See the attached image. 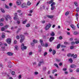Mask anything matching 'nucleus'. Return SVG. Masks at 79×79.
I'll return each mask as SVG.
<instances>
[{"label":"nucleus","mask_w":79,"mask_h":79,"mask_svg":"<svg viewBox=\"0 0 79 79\" xmlns=\"http://www.w3.org/2000/svg\"><path fill=\"white\" fill-rule=\"evenodd\" d=\"M12 75H15V73L14 71H13L12 72Z\"/></svg>","instance_id":"nucleus-48"},{"label":"nucleus","mask_w":79,"mask_h":79,"mask_svg":"<svg viewBox=\"0 0 79 79\" xmlns=\"http://www.w3.org/2000/svg\"><path fill=\"white\" fill-rule=\"evenodd\" d=\"M74 47L73 46H71L70 47V49H73Z\"/></svg>","instance_id":"nucleus-47"},{"label":"nucleus","mask_w":79,"mask_h":79,"mask_svg":"<svg viewBox=\"0 0 79 79\" xmlns=\"http://www.w3.org/2000/svg\"><path fill=\"white\" fill-rule=\"evenodd\" d=\"M44 60H41L39 62V63L38 64V66H40L42 64H44Z\"/></svg>","instance_id":"nucleus-7"},{"label":"nucleus","mask_w":79,"mask_h":79,"mask_svg":"<svg viewBox=\"0 0 79 79\" xmlns=\"http://www.w3.org/2000/svg\"><path fill=\"white\" fill-rule=\"evenodd\" d=\"M64 73H65V74H68V72H65Z\"/></svg>","instance_id":"nucleus-63"},{"label":"nucleus","mask_w":79,"mask_h":79,"mask_svg":"<svg viewBox=\"0 0 79 79\" xmlns=\"http://www.w3.org/2000/svg\"><path fill=\"white\" fill-rule=\"evenodd\" d=\"M56 61L57 62H60V59H56Z\"/></svg>","instance_id":"nucleus-50"},{"label":"nucleus","mask_w":79,"mask_h":79,"mask_svg":"<svg viewBox=\"0 0 79 79\" xmlns=\"http://www.w3.org/2000/svg\"><path fill=\"white\" fill-rule=\"evenodd\" d=\"M21 10H17V13H21Z\"/></svg>","instance_id":"nucleus-40"},{"label":"nucleus","mask_w":79,"mask_h":79,"mask_svg":"<svg viewBox=\"0 0 79 79\" xmlns=\"http://www.w3.org/2000/svg\"><path fill=\"white\" fill-rule=\"evenodd\" d=\"M71 68H76V65L75 64H72V65H71L70 66Z\"/></svg>","instance_id":"nucleus-18"},{"label":"nucleus","mask_w":79,"mask_h":79,"mask_svg":"<svg viewBox=\"0 0 79 79\" xmlns=\"http://www.w3.org/2000/svg\"><path fill=\"white\" fill-rule=\"evenodd\" d=\"M71 45H74L75 44V42H72L71 43Z\"/></svg>","instance_id":"nucleus-46"},{"label":"nucleus","mask_w":79,"mask_h":79,"mask_svg":"<svg viewBox=\"0 0 79 79\" xmlns=\"http://www.w3.org/2000/svg\"><path fill=\"white\" fill-rule=\"evenodd\" d=\"M14 44H17V41L16 40H15L14 41Z\"/></svg>","instance_id":"nucleus-56"},{"label":"nucleus","mask_w":79,"mask_h":79,"mask_svg":"<svg viewBox=\"0 0 79 79\" xmlns=\"http://www.w3.org/2000/svg\"><path fill=\"white\" fill-rule=\"evenodd\" d=\"M76 16L77 18V19H78V17L79 16V15H78V13L76 14Z\"/></svg>","instance_id":"nucleus-26"},{"label":"nucleus","mask_w":79,"mask_h":79,"mask_svg":"<svg viewBox=\"0 0 79 79\" xmlns=\"http://www.w3.org/2000/svg\"><path fill=\"white\" fill-rule=\"evenodd\" d=\"M60 44H59L57 45V48H60Z\"/></svg>","instance_id":"nucleus-29"},{"label":"nucleus","mask_w":79,"mask_h":79,"mask_svg":"<svg viewBox=\"0 0 79 79\" xmlns=\"http://www.w3.org/2000/svg\"><path fill=\"white\" fill-rule=\"evenodd\" d=\"M61 47H66L64 45H61Z\"/></svg>","instance_id":"nucleus-58"},{"label":"nucleus","mask_w":79,"mask_h":79,"mask_svg":"<svg viewBox=\"0 0 79 79\" xmlns=\"http://www.w3.org/2000/svg\"><path fill=\"white\" fill-rule=\"evenodd\" d=\"M74 35H77V34L78 33H77V32L75 31V32H74Z\"/></svg>","instance_id":"nucleus-53"},{"label":"nucleus","mask_w":79,"mask_h":79,"mask_svg":"<svg viewBox=\"0 0 79 79\" xmlns=\"http://www.w3.org/2000/svg\"><path fill=\"white\" fill-rule=\"evenodd\" d=\"M56 5V3L55 2H53L51 4V10H53L55 9V5Z\"/></svg>","instance_id":"nucleus-2"},{"label":"nucleus","mask_w":79,"mask_h":79,"mask_svg":"<svg viewBox=\"0 0 79 79\" xmlns=\"http://www.w3.org/2000/svg\"><path fill=\"white\" fill-rule=\"evenodd\" d=\"M50 35L51 36H54L55 35V33L53 31H52V33L50 34Z\"/></svg>","instance_id":"nucleus-20"},{"label":"nucleus","mask_w":79,"mask_h":79,"mask_svg":"<svg viewBox=\"0 0 79 79\" xmlns=\"http://www.w3.org/2000/svg\"><path fill=\"white\" fill-rule=\"evenodd\" d=\"M75 44H79V40L75 41Z\"/></svg>","instance_id":"nucleus-38"},{"label":"nucleus","mask_w":79,"mask_h":79,"mask_svg":"<svg viewBox=\"0 0 79 79\" xmlns=\"http://www.w3.org/2000/svg\"><path fill=\"white\" fill-rule=\"evenodd\" d=\"M40 43H41V44L43 43V40H40Z\"/></svg>","instance_id":"nucleus-54"},{"label":"nucleus","mask_w":79,"mask_h":79,"mask_svg":"<svg viewBox=\"0 0 79 79\" xmlns=\"http://www.w3.org/2000/svg\"><path fill=\"white\" fill-rule=\"evenodd\" d=\"M74 4L75 5V6H77V2H74Z\"/></svg>","instance_id":"nucleus-36"},{"label":"nucleus","mask_w":79,"mask_h":79,"mask_svg":"<svg viewBox=\"0 0 79 79\" xmlns=\"http://www.w3.org/2000/svg\"><path fill=\"white\" fill-rule=\"evenodd\" d=\"M33 42L35 44H36V43H37V42H38V41H37V40H36L35 39H34L33 40Z\"/></svg>","instance_id":"nucleus-16"},{"label":"nucleus","mask_w":79,"mask_h":79,"mask_svg":"<svg viewBox=\"0 0 79 79\" xmlns=\"http://www.w3.org/2000/svg\"><path fill=\"white\" fill-rule=\"evenodd\" d=\"M43 70L44 71H45L46 70V67H43Z\"/></svg>","instance_id":"nucleus-60"},{"label":"nucleus","mask_w":79,"mask_h":79,"mask_svg":"<svg viewBox=\"0 0 79 79\" xmlns=\"http://www.w3.org/2000/svg\"><path fill=\"white\" fill-rule=\"evenodd\" d=\"M20 42L22 43L24 40V39H25V36L23 35H20Z\"/></svg>","instance_id":"nucleus-1"},{"label":"nucleus","mask_w":79,"mask_h":79,"mask_svg":"<svg viewBox=\"0 0 79 79\" xmlns=\"http://www.w3.org/2000/svg\"><path fill=\"white\" fill-rule=\"evenodd\" d=\"M15 50H18V46L17 45H16L15 46Z\"/></svg>","instance_id":"nucleus-30"},{"label":"nucleus","mask_w":79,"mask_h":79,"mask_svg":"<svg viewBox=\"0 0 79 79\" xmlns=\"http://www.w3.org/2000/svg\"><path fill=\"white\" fill-rule=\"evenodd\" d=\"M31 5V2L28 1L27 3V5L28 6H30Z\"/></svg>","instance_id":"nucleus-22"},{"label":"nucleus","mask_w":79,"mask_h":79,"mask_svg":"<svg viewBox=\"0 0 79 79\" xmlns=\"http://www.w3.org/2000/svg\"><path fill=\"white\" fill-rule=\"evenodd\" d=\"M54 39H55V37H51L49 39V41L50 42H52Z\"/></svg>","instance_id":"nucleus-12"},{"label":"nucleus","mask_w":79,"mask_h":79,"mask_svg":"<svg viewBox=\"0 0 79 79\" xmlns=\"http://www.w3.org/2000/svg\"><path fill=\"white\" fill-rule=\"evenodd\" d=\"M27 6H26V3H23L21 5V7H22V8H24L25 7H26Z\"/></svg>","instance_id":"nucleus-9"},{"label":"nucleus","mask_w":79,"mask_h":79,"mask_svg":"<svg viewBox=\"0 0 79 79\" xmlns=\"http://www.w3.org/2000/svg\"><path fill=\"white\" fill-rule=\"evenodd\" d=\"M5 6L6 8H7V9H9V8H10V7L6 5V4L5 5Z\"/></svg>","instance_id":"nucleus-31"},{"label":"nucleus","mask_w":79,"mask_h":79,"mask_svg":"<svg viewBox=\"0 0 79 79\" xmlns=\"http://www.w3.org/2000/svg\"><path fill=\"white\" fill-rule=\"evenodd\" d=\"M70 26H71V27H72V29H74L75 27L73 25H70Z\"/></svg>","instance_id":"nucleus-33"},{"label":"nucleus","mask_w":79,"mask_h":79,"mask_svg":"<svg viewBox=\"0 0 79 79\" xmlns=\"http://www.w3.org/2000/svg\"><path fill=\"white\" fill-rule=\"evenodd\" d=\"M52 53L53 55H55V53H56V51L54 50L53 51Z\"/></svg>","instance_id":"nucleus-35"},{"label":"nucleus","mask_w":79,"mask_h":79,"mask_svg":"<svg viewBox=\"0 0 79 79\" xmlns=\"http://www.w3.org/2000/svg\"><path fill=\"white\" fill-rule=\"evenodd\" d=\"M27 21V19H25V20L23 22L22 24H26Z\"/></svg>","instance_id":"nucleus-17"},{"label":"nucleus","mask_w":79,"mask_h":79,"mask_svg":"<svg viewBox=\"0 0 79 79\" xmlns=\"http://www.w3.org/2000/svg\"><path fill=\"white\" fill-rule=\"evenodd\" d=\"M6 41L8 43V44H10L11 43V40L10 38H8L6 40Z\"/></svg>","instance_id":"nucleus-11"},{"label":"nucleus","mask_w":79,"mask_h":79,"mask_svg":"<svg viewBox=\"0 0 79 79\" xmlns=\"http://www.w3.org/2000/svg\"><path fill=\"white\" fill-rule=\"evenodd\" d=\"M7 55H9V56H12V55H13V53H12L11 52H8L7 53Z\"/></svg>","instance_id":"nucleus-13"},{"label":"nucleus","mask_w":79,"mask_h":79,"mask_svg":"<svg viewBox=\"0 0 79 79\" xmlns=\"http://www.w3.org/2000/svg\"><path fill=\"white\" fill-rule=\"evenodd\" d=\"M5 33H3L2 34V39H4V38H5Z\"/></svg>","instance_id":"nucleus-14"},{"label":"nucleus","mask_w":79,"mask_h":79,"mask_svg":"<svg viewBox=\"0 0 79 79\" xmlns=\"http://www.w3.org/2000/svg\"><path fill=\"white\" fill-rule=\"evenodd\" d=\"M63 39V37L61 36H60L59 37V39L60 40H61Z\"/></svg>","instance_id":"nucleus-49"},{"label":"nucleus","mask_w":79,"mask_h":79,"mask_svg":"<svg viewBox=\"0 0 79 79\" xmlns=\"http://www.w3.org/2000/svg\"><path fill=\"white\" fill-rule=\"evenodd\" d=\"M38 48H39V49L38 50L39 52H41V49H42V47L41 46H39Z\"/></svg>","instance_id":"nucleus-15"},{"label":"nucleus","mask_w":79,"mask_h":79,"mask_svg":"<svg viewBox=\"0 0 79 79\" xmlns=\"http://www.w3.org/2000/svg\"><path fill=\"white\" fill-rule=\"evenodd\" d=\"M67 69H66V68H64L63 69V71H66Z\"/></svg>","instance_id":"nucleus-62"},{"label":"nucleus","mask_w":79,"mask_h":79,"mask_svg":"<svg viewBox=\"0 0 79 79\" xmlns=\"http://www.w3.org/2000/svg\"><path fill=\"white\" fill-rule=\"evenodd\" d=\"M46 18H53V15H46Z\"/></svg>","instance_id":"nucleus-10"},{"label":"nucleus","mask_w":79,"mask_h":79,"mask_svg":"<svg viewBox=\"0 0 79 79\" xmlns=\"http://www.w3.org/2000/svg\"><path fill=\"white\" fill-rule=\"evenodd\" d=\"M6 29L4 27H2L1 28V31H5V30Z\"/></svg>","instance_id":"nucleus-23"},{"label":"nucleus","mask_w":79,"mask_h":79,"mask_svg":"<svg viewBox=\"0 0 79 79\" xmlns=\"http://www.w3.org/2000/svg\"><path fill=\"white\" fill-rule=\"evenodd\" d=\"M65 16H68V15H69V12L67 11L65 13Z\"/></svg>","instance_id":"nucleus-24"},{"label":"nucleus","mask_w":79,"mask_h":79,"mask_svg":"<svg viewBox=\"0 0 79 79\" xmlns=\"http://www.w3.org/2000/svg\"><path fill=\"white\" fill-rule=\"evenodd\" d=\"M5 18L6 21H7L8 18H9V19H11V17H10L9 15H6Z\"/></svg>","instance_id":"nucleus-5"},{"label":"nucleus","mask_w":79,"mask_h":79,"mask_svg":"<svg viewBox=\"0 0 79 79\" xmlns=\"http://www.w3.org/2000/svg\"><path fill=\"white\" fill-rule=\"evenodd\" d=\"M2 49V50H5V47H2L1 48Z\"/></svg>","instance_id":"nucleus-61"},{"label":"nucleus","mask_w":79,"mask_h":79,"mask_svg":"<svg viewBox=\"0 0 79 79\" xmlns=\"http://www.w3.org/2000/svg\"><path fill=\"white\" fill-rule=\"evenodd\" d=\"M54 65L56 66V67H57V68H58V64H54Z\"/></svg>","instance_id":"nucleus-43"},{"label":"nucleus","mask_w":79,"mask_h":79,"mask_svg":"<svg viewBox=\"0 0 79 79\" xmlns=\"http://www.w3.org/2000/svg\"><path fill=\"white\" fill-rule=\"evenodd\" d=\"M76 11H77V12H78V11H79V8L78 7H77V9H76Z\"/></svg>","instance_id":"nucleus-51"},{"label":"nucleus","mask_w":79,"mask_h":79,"mask_svg":"<svg viewBox=\"0 0 79 79\" xmlns=\"http://www.w3.org/2000/svg\"><path fill=\"white\" fill-rule=\"evenodd\" d=\"M33 65H36L37 64V63L35 62H34L33 63Z\"/></svg>","instance_id":"nucleus-45"},{"label":"nucleus","mask_w":79,"mask_h":79,"mask_svg":"<svg viewBox=\"0 0 79 79\" xmlns=\"http://www.w3.org/2000/svg\"><path fill=\"white\" fill-rule=\"evenodd\" d=\"M16 21H17V23L18 24H20V21H19V20H16Z\"/></svg>","instance_id":"nucleus-32"},{"label":"nucleus","mask_w":79,"mask_h":79,"mask_svg":"<svg viewBox=\"0 0 79 79\" xmlns=\"http://www.w3.org/2000/svg\"><path fill=\"white\" fill-rule=\"evenodd\" d=\"M21 49L22 50H26L27 48V47L26 46H24V44L22 43L21 45Z\"/></svg>","instance_id":"nucleus-3"},{"label":"nucleus","mask_w":79,"mask_h":79,"mask_svg":"<svg viewBox=\"0 0 79 79\" xmlns=\"http://www.w3.org/2000/svg\"><path fill=\"white\" fill-rule=\"evenodd\" d=\"M8 27H9V25H6L4 27L5 29H7L8 28Z\"/></svg>","instance_id":"nucleus-21"},{"label":"nucleus","mask_w":79,"mask_h":79,"mask_svg":"<svg viewBox=\"0 0 79 79\" xmlns=\"http://www.w3.org/2000/svg\"><path fill=\"white\" fill-rule=\"evenodd\" d=\"M47 55V52H45L44 53V56H45L46 55Z\"/></svg>","instance_id":"nucleus-55"},{"label":"nucleus","mask_w":79,"mask_h":79,"mask_svg":"<svg viewBox=\"0 0 79 79\" xmlns=\"http://www.w3.org/2000/svg\"><path fill=\"white\" fill-rule=\"evenodd\" d=\"M33 12V10H31L29 11V13H32Z\"/></svg>","instance_id":"nucleus-59"},{"label":"nucleus","mask_w":79,"mask_h":79,"mask_svg":"<svg viewBox=\"0 0 79 79\" xmlns=\"http://www.w3.org/2000/svg\"><path fill=\"white\" fill-rule=\"evenodd\" d=\"M77 26L78 28H79V23H78L77 24Z\"/></svg>","instance_id":"nucleus-64"},{"label":"nucleus","mask_w":79,"mask_h":79,"mask_svg":"<svg viewBox=\"0 0 79 79\" xmlns=\"http://www.w3.org/2000/svg\"><path fill=\"white\" fill-rule=\"evenodd\" d=\"M51 26H52V24H48L45 28L46 30H48V29L51 27Z\"/></svg>","instance_id":"nucleus-8"},{"label":"nucleus","mask_w":79,"mask_h":79,"mask_svg":"<svg viewBox=\"0 0 79 79\" xmlns=\"http://www.w3.org/2000/svg\"><path fill=\"white\" fill-rule=\"evenodd\" d=\"M64 44L65 45H68V44H69V43L68 42L66 41H65L64 42Z\"/></svg>","instance_id":"nucleus-37"},{"label":"nucleus","mask_w":79,"mask_h":79,"mask_svg":"<svg viewBox=\"0 0 79 79\" xmlns=\"http://www.w3.org/2000/svg\"><path fill=\"white\" fill-rule=\"evenodd\" d=\"M69 40H70V41H73V38H70L69 39Z\"/></svg>","instance_id":"nucleus-41"},{"label":"nucleus","mask_w":79,"mask_h":79,"mask_svg":"<svg viewBox=\"0 0 79 79\" xmlns=\"http://www.w3.org/2000/svg\"><path fill=\"white\" fill-rule=\"evenodd\" d=\"M41 45L42 46H43V47L45 46V45H44V43H41Z\"/></svg>","instance_id":"nucleus-57"},{"label":"nucleus","mask_w":79,"mask_h":79,"mask_svg":"<svg viewBox=\"0 0 79 79\" xmlns=\"http://www.w3.org/2000/svg\"><path fill=\"white\" fill-rule=\"evenodd\" d=\"M53 2V0H51L49 1V4H51Z\"/></svg>","instance_id":"nucleus-27"},{"label":"nucleus","mask_w":79,"mask_h":79,"mask_svg":"<svg viewBox=\"0 0 79 79\" xmlns=\"http://www.w3.org/2000/svg\"><path fill=\"white\" fill-rule=\"evenodd\" d=\"M77 57V54H75L73 56V58H76Z\"/></svg>","instance_id":"nucleus-28"},{"label":"nucleus","mask_w":79,"mask_h":79,"mask_svg":"<svg viewBox=\"0 0 79 79\" xmlns=\"http://www.w3.org/2000/svg\"><path fill=\"white\" fill-rule=\"evenodd\" d=\"M21 0H17L16 1V4L17 5L19 6L20 5H21Z\"/></svg>","instance_id":"nucleus-6"},{"label":"nucleus","mask_w":79,"mask_h":79,"mask_svg":"<svg viewBox=\"0 0 79 79\" xmlns=\"http://www.w3.org/2000/svg\"><path fill=\"white\" fill-rule=\"evenodd\" d=\"M0 10H1V11L2 13H5V10H4V9L1 8H0Z\"/></svg>","instance_id":"nucleus-19"},{"label":"nucleus","mask_w":79,"mask_h":79,"mask_svg":"<svg viewBox=\"0 0 79 79\" xmlns=\"http://www.w3.org/2000/svg\"><path fill=\"white\" fill-rule=\"evenodd\" d=\"M30 24L29 23H28L27 24V25H26V27H30Z\"/></svg>","instance_id":"nucleus-34"},{"label":"nucleus","mask_w":79,"mask_h":79,"mask_svg":"<svg viewBox=\"0 0 79 79\" xmlns=\"http://www.w3.org/2000/svg\"><path fill=\"white\" fill-rule=\"evenodd\" d=\"M69 61L70 63H72L73 61V59H71V58L69 59Z\"/></svg>","instance_id":"nucleus-25"},{"label":"nucleus","mask_w":79,"mask_h":79,"mask_svg":"<svg viewBox=\"0 0 79 79\" xmlns=\"http://www.w3.org/2000/svg\"><path fill=\"white\" fill-rule=\"evenodd\" d=\"M15 16L14 17V20L15 21H18V20H19V19L18 18V15H17V13H15Z\"/></svg>","instance_id":"nucleus-4"},{"label":"nucleus","mask_w":79,"mask_h":79,"mask_svg":"<svg viewBox=\"0 0 79 79\" xmlns=\"http://www.w3.org/2000/svg\"><path fill=\"white\" fill-rule=\"evenodd\" d=\"M39 74V73L37 72H35L34 73L35 75H37Z\"/></svg>","instance_id":"nucleus-44"},{"label":"nucleus","mask_w":79,"mask_h":79,"mask_svg":"<svg viewBox=\"0 0 79 79\" xmlns=\"http://www.w3.org/2000/svg\"><path fill=\"white\" fill-rule=\"evenodd\" d=\"M49 77H50V78H51V79H54V77H53L52 76H50Z\"/></svg>","instance_id":"nucleus-39"},{"label":"nucleus","mask_w":79,"mask_h":79,"mask_svg":"<svg viewBox=\"0 0 79 79\" xmlns=\"http://www.w3.org/2000/svg\"><path fill=\"white\" fill-rule=\"evenodd\" d=\"M57 71V70L56 69H55V70H54L53 71V72H52V73H54V72H56Z\"/></svg>","instance_id":"nucleus-52"},{"label":"nucleus","mask_w":79,"mask_h":79,"mask_svg":"<svg viewBox=\"0 0 79 79\" xmlns=\"http://www.w3.org/2000/svg\"><path fill=\"white\" fill-rule=\"evenodd\" d=\"M20 37L19 35H17L16 36L17 39H19Z\"/></svg>","instance_id":"nucleus-42"}]
</instances>
